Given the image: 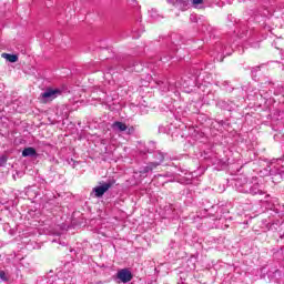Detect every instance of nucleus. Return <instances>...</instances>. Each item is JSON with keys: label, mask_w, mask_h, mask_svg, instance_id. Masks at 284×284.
<instances>
[{"label": "nucleus", "mask_w": 284, "mask_h": 284, "mask_svg": "<svg viewBox=\"0 0 284 284\" xmlns=\"http://www.w3.org/2000/svg\"><path fill=\"white\" fill-rule=\"evenodd\" d=\"M22 156H37V149L29 146L22 151Z\"/></svg>", "instance_id": "39448f33"}, {"label": "nucleus", "mask_w": 284, "mask_h": 284, "mask_svg": "<svg viewBox=\"0 0 284 284\" xmlns=\"http://www.w3.org/2000/svg\"><path fill=\"white\" fill-rule=\"evenodd\" d=\"M159 165H161V163L158 162H151L148 164V166L145 168L146 172H152V170H156V168H159Z\"/></svg>", "instance_id": "0eeeda50"}, {"label": "nucleus", "mask_w": 284, "mask_h": 284, "mask_svg": "<svg viewBox=\"0 0 284 284\" xmlns=\"http://www.w3.org/2000/svg\"><path fill=\"white\" fill-rule=\"evenodd\" d=\"M1 57L9 61V63H17V61H19V55L17 54L2 53Z\"/></svg>", "instance_id": "20e7f679"}, {"label": "nucleus", "mask_w": 284, "mask_h": 284, "mask_svg": "<svg viewBox=\"0 0 284 284\" xmlns=\"http://www.w3.org/2000/svg\"><path fill=\"white\" fill-rule=\"evenodd\" d=\"M112 128H116L119 130V132H125V130H128V125L125 123L119 122V121H115L112 124Z\"/></svg>", "instance_id": "423d86ee"}, {"label": "nucleus", "mask_w": 284, "mask_h": 284, "mask_svg": "<svg viewBox=\"0 0 284 284\" xmlns=\"http://www.w3.org/2000/svg\"><path fill=\"white\" fill-rule=\"evenodd\" d=\"M114 183H116L115 180H111L100 186H97L93 189L97 199H101V196H103V194H105V192H108V190H110V187H112V185H114Z\"/></svg>", "instance_id": "f03ea898"}, {"label": "nucleus", "mask_w": 284, "mask_h": 284, "mask_svg": "<svg viewBox=\"0 0 284 284\" xmlns=\"http://www.w3.org/2000/svg\"><path fill=\"white\" fill-rule=\"evenodd\" d=\"M192 6H203L205 3V0H190Z\"/></svg>", "instance_id": "6e6552de"}, {"label": "nucleus", "mask_w": 284, "mask_h": 284, "mask_svg": "<svg viewBox=\"0 0 284 284\" xmlns=\"http://www.w3.org/2000/svg\"><path fill=\"white\" fill-rule=\"evenodd\" d=\"M8 163V156L7 155H1L0 156V168H3Z\"/></svg>", "instance_id": "1a4fd4ad"}, {"label": "nucleus", "mask_w": 284, "mask_h": 284, "mask_svg": "<svg viewBox=\"0 0 284 284\" xmlns=\"http://www.w3.org/2000/svg\"><path fill=\"white\" fill-rule=\"evenodd\" d=\"M1 281H8V276L6 275V271H0Z\"/></svg>", "instance_id": "9d476101"}, {"label": "nucleus", "mask_w": 284, "mask_h": 284, "mask_svg": "<svg viewBox=\"0 0 284 284\" xmlns=\"http://www.w3.org/2000/svg\"><path fill=\"white\" fill-rule=\"evenodd\" d=\"M132 132H134V126H131L128 131L129 134H132Z\"/></svg>", "instance_id": "9b49d317"}, {"label": "nucleus", "mask_w": 284, "mask_h": 284, "mask_svg": "<svg viewBox=\"0 0 284 284\" xmlns=\"http://www.w3.org/2000/svg\"><path fill=\"white\" fill-rule=\"evenodd\" d=\"M61 94H63V90L48 88L43 93H41V97L42 99H47V101H54V99L61 97Z\"/></svg>", "instance_id": "f257e3e1"}, {"label": "nucleus", "mask_w": 284, "mask_h": 284, "mask_svg": "<svg viewBox=\"0 0 284 284\" xmlns=\"http://www.w3.org/2000/svg\"><path fill=\"white\" fill-rule=\"evenodd\" d=\"M116 278L121 283H130V281H132V278H133V275H132V272L130 270L122 268V270L118 271Z\"/></svg>", "instance_id": "7ed1b4c3"}]
</instances>
